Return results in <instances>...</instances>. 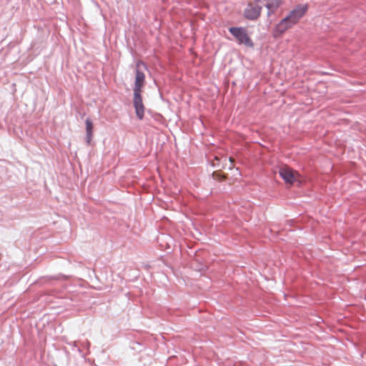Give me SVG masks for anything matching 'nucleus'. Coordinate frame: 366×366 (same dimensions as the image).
<instances>
[{"instance_id":"nucleus-1","label":"nucleus","mask_w":366,"mask_h":366,"mask_svg":"<svg viewBox=\"0 0 366 366\" xmlns=\"http://www.w3.org/2000/svg\"><path fill=\"white\" fill-rule=\"evenodd\" d=\"M147 66L144 62L139 61L135 66V81L134 85V107L136 114L139 119H142L144 115V106L142 101V93L145 84V74Z\"/></svg>"},{"instance_id":"nucleus-2","label":"nucleus","mask_w":366,"mask_h":366,"mask_svg":"<svg viewBox=\"0 0 366 366\" xmlns=\"http://www.w3.org/2000/svg\"><path fill=\"white\" fill-rule=\"evenodd\" d=\"M229 31L239 44H244L247 47H253L254 44L245 29L242 27H230Z\"/></svg>"},{"instance_id":"nucleus-3","label":"nucleus","mask_w":366,"mask_h":366,"mask_svg":"<svg viewBox=\"0 0 366 366\" xmlns=\"http://www.w3.org/2000/svg\"><path fill=\"white\" fill-rule=\"evenodd\" d=\"M308 10L307 4H299L295 9L291 10L286 16L292 24H297L299 21L305 16Z\"/></svg>"},{"instance_id":"nucleus-4","label":"nucleus","mask_w":366,"mask_h":366,"mask_svg":"<svg viewBox=\"0 0 366 366\" xmlns=\"http://www.w3.org/2000/svg\"><path fill=\"white\" fill-rule=\"evenodd\" d=\"M279 173L286 184H292L300 180L299 173L287 166L281 167Z\"/></svg>"},{"instance_id":"nucleus-5","label":"nucleus","mask_w":366,"mask_h":366,"mask_svg":"<svg viewBox=\"0 0 366 366\" xmlns=\"http://www.w3.org/2000/svg\"><path fill=\"white\" fill-rule=\"evenodd\" d=\"M262 6L257 1L248 4L244 10V16L251 20L257 19L261 14Z\"/></svg>"},{"instance_id":"nucleus-6","label":"nucleus","mask_w":366,"mask_h":366,"mask_svg":"<svg viewBox=\"0 0 366 366\" xmlns=\"http://www.w3.org/2000/svg\"><path fill=\"white\" fill-rule=\"evenodd\" d=\"M294 26L287 18L282 19L274 28L273 36L275 38L281 36L286 31Z\"/></svg>"},{"instance_id":"nucleus-7","label":"nucleus","mask_w":366,"mask_h":366,"mask_svg":"<svg viewBox=\"0 0 366 366\" xmlns=\"http://www.w3.org/2000/svg\"><path fill=\"white\" fill-rule=\"evenodd\" d=\"M265 7L267 9V15L269 16L276 12L278 8L283 4L284 0H264Z\"/></svg>"},{"instance_id":"nucleus-8","label":"nucleus","mask_w":366,"mask_h":366,"mask_svg":"<svg viewBox=\"0 0 366 366\" xmlns=\"http://www.w3.org/2000/svg\"><path fill=\"white\" fill-rule=\"evenodd\" d=\"M86 131L88 144L90 143L93 135V123L89 119H86Z\"/></svg>"},{"instance_id":"nucleus-9","label":"nucleus","mask_w":366,"mask_h":366,"mask_svg":"<svg viewBox=\"0 0 366 366\" xmlns=\"http://www.w3.org/2000/svg\"><path fill=\"white\" fill-rule=\"evenodd\" d=\"M212 177L214 179L218 181H223L226 179V176L223 174L220 170L214 172L212 174Z\"/></svg>"},{"instance_id":"nucleus-10","label":"nucleus","mask_w":366,"mask_h":366,"mask_svg":"<svg viewBox=\"0 0 366 366\" xmlns=\"http://www.w3.org/2000/svg\"><path fill=\"white\" fill-rule=\"evenodd\" d=\"M220 158H219L218 157H214V159L212 162V164L213 167H219V161H220Z\"/></svg>"},{"instance_id":"nucleus-11","label":"nucleus","mask_w":366,"mask_h":366,"mask_svg":"<svg viewBox=\"0 0 366 366\" xmlns=\"http://www.w3.org/2000/svg\"><path fill=\"white\" fill-rule=\"evenodd\" d=\"M229 162H230V166L229 167V169H232L234 168V159L233 157H229Z\"/></svg>"},{"instance_id":"nucleus-12","label":"nucleus","mask_w":366,"mask_h":366,"mask_svg":"<svg viewBox=\"0 0 366 366\" xmlns=\"http://www.w3.org/2000/svg\"><path fill=\"white\" fill-rule=\"evenodd\" d=\"M222 158H223L224 161L226 162V157H222Z\"/></svg>"}]
</instances>
